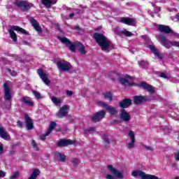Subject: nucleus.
Returning <instances> with one entry per match:
<instances>
[{
  "label": "nucleus",
  "instance_id": "obj_26",
  "mask_svg": "<svg viewBox=\"0 0 179 179\" xmlns=\"http://www.w3.org/2000/svg\"><path fill=\"white\" fill-rule=\"evenodd\" d=\"M58 0H42V3L46 6V8H50L51 5L57 3Z\"/></svg>",
  "mask_w": 179,
  "mask_h": 179
},
{
  "label": "nucleus",
  "instance_id": "obj_57",
  "mask_svg": "<svg viewBox=\"0 0 179 179\" xmlns=\"http://www.w3.org/2000/svg\"><path fill=\"white\" fill-rule=\"evenodd\" d=\"M175 179H178V178H176Z\"/></svg>",
  "mask_w": 179,
  "mask_h": 179
},
{
  "label": "nucleus",
  "instance_id": "obj_28",
  "mask_svg": "<svg viewBox=\"0 0 179 179\" xmlns=\"http://www.w3.org/2000/svg\"><path fill=\"white\" fill-rule=\"evenodd\" d=\"M0 136L3 139H8V133L6 132V130L3 129V127H0Z\"/></svg>",
  "mask_w": 179,
  "mask_h": 179
},
{
  "label": "nucleus",
  "instance_id": "obj_19",
  "mask_svg": "<svg viewBox=\"0 0 179 179\" xmlns=\"http://www.w3.org/2000/svg\"><path fill=\"white\" fill-rule=\"evenodd\" d=\"M69 145H73V141L71 140H60L57 143V145L60 148H65L66 146H69Z\"/></svg>",
  "mask_w": 179,
  "mask_h": 179
},
{
  "label": "nucleus",
  "instance_id": "obj_10",
  "mask_svg": "<svg viewBox=\"0 0 179 179\" xmlns=\"http://www.w3.org/2000/svg\"><path fill=\"white\" fill-rule=\"evenodd\" d=\"M106 116V111L101 110L100 112H97L95 113L91 118L93 122H99V121H101L103 118Z\"/></svg>",
  "mask_w": 179,
  "mask_h": 179
},
{
  "label": "nucleus",
  "instance_id": "obj_39",
  "mask_svg": "<svg viewBox=\"0 0 179 179\" xmlns=\"http://www.w3.org/2000/svg\"><path fill=\"white\" fill-rule=\"evenodd\" d=\"M120 33L122 34H124V36H126V37H131V36H134V34H132V32L127 31V29H124L123 31H121Z\"/></svg>",
  "mask_w": 179,
  "mask_h": 179
},
{
  "label": "nucleus",
  "instance_id": "obj_50",
  "mask_svg": "<svg viewBox=\"0 0 179 179\" xmlns=\"http://www.w3.org/2000/svg\"><path fill=\"white\" fill-rule=\"evenodd\" d=\"M175 159L179 162V152L175 153Z\"/></svg>",
  "mask_w": 179,
  "mask_h": 179
},
{
  "label": "nucleus",
  "instance_id": "obj_8",
  "mask_svg": "<svg viewBox=\"0 0 179 179\" xmlns=\"http://www.w3.org/2000/svg\"><path fill=\"white\" fill-rule=\"evenodd\" d=\"M58 39L60 40L64 44H66L68 48H69L70 51H72V52H75V50H76V42L74 43H71V41L65 37H61L59 36Z\"/></svg>",
  "mask_w": 179,
  "mask_h": 179
},
{
  "label": "nucleus",
  "instance_id": "obj_52",
  "mask_svg": "<svg viewBox=\"0 0 179 179\" xmlns=\"http://www.w3.org/2000/svg\"><path fill=\"white\" fill-rule=\"evenodd\" d=\"M66 94L67 96H72V94H73V92L72 91H66Z\"/></svg>",
  "mask_w": 179,
  "mask_h": 179
},
{
  "label": "nucleus",
  "instance_id": "obj_36",
  "mask_svg": "<svg viewBox=\"0 0 179 179\" xmlns=\"http://www.w3.org/2000/svg\"><path fill=\"white\" fill-rule=\"evenodd\" d=\"M32 93L36 99H37V100H41V99H43V96H41V94H40L38 91L32 90Z\"/></svg>",
  "mask_w": 179,
  "mask_h": 179
},
{
  "label": "nucleus",
  "instance_id": "obj_33",
  "mask_svg": "<svg viewBox=\"0 0 179 179\" xmlns=\"http://www.w3.org/2000/svg\"><path fill=\"white\" fill-rule=\"evenodd\" d=\"M55 125H57V123H55V122H50L48 131L46 132V135H50L51 134L52 129L55 128Z\"/></svg>",
  "mask_w": 179,
  "mask_h": 179
},
{
  "label": "nucleus",
  "instance_id": "obj_37",
  "mask_svg": "<svg viewBox=\"0 0 179 179\" xmlns=\"http://www.w3.org/2000/svg\"><path fill=\"white\" fill-rule=\"evenodd\" d=\"M93 132H96V129L94 127H90L84 131V134H85V135L93 134Z\"/></svg>",
  "mask_w": 179,
  "mask_h": 179
},
{
  "label": "nucleus",
  "instance_id": "obj_11",
  "mask_svg": "<svg viewBox=\"0 0 179 179\" xmlns=\"http://www.w3.org/2000/svg\"><path fill=\"white\" fill-rule=\"evenodd\" d=\"M3 89H4V99L6 100H11L12 91H10V88L9 87V84H8V83H5L3 84Z\"/></svg>",
  "mask_w": 179,
  "mask_h": 179
},
{
  "label": "nucleus",
  "instance_id": "obj_20",
  "mask_svg": "<svg viewBox=\"0 0 179 179\" xmlns=\"http://www.w3.org/2000/svg\"><path fill=\"white\" fill-rule=\"evenodd\" d=\"M127 79H132V77L126 75L125 78H120V83H122V85H124V86H132V83H129V81H128V80Z\"/></svg>",
  "mask_w": 179,
  "mask_h": 179
},
{
  "label": "nucleus",
  "instance_id": "obj_13",
  "mask_svg": "<svg viewBox=\"0 0 179 179\" xmlns=\"http://www.w3.org/2000/svg\"><path fill=\"white\" fill-rule=\"evenodd\" d=\"M120 22L129 26H135L136 24V20L135 18L122 17L120 19Z\"/></svg>",
  "mask_w": 179,
  "mask_h": 179
},
{
  "label": "nucleus",
  "instance_id": "obj_15",
  "mask_svg": "<svg viewBox=\"0 0 179 179\" xmlns=\"http://www.w3.org/2000/svg\"><path fill=\"white\" fill-rule=\"evenodd\" d=\"M38 74L40 76L41 79L43 80V82H44L46 85H50V80H48L47 74H45L42 69L38 70Z\"/></svg>",
  "mask_w": 179,
  "mask_h": 179
},
{
  "label": "nucleus",
  "instance_id": "obj_56",
  "mask_svg": "<svg viewBox=\"0 0 179 179\" xmlns=\"http://www.w3.org/2000/svg\"><path fill=\"white\" fill-rule=\"evenodd\" d=\"M74 29H75V30H79L80 28H79V27H75Z\"/></svg>",
  "mask_w": 179,
  "mask_h": 179
},
{
  "label": "nucleus",
  "instance_id": "obj_49",
  "mask_svg": "<svg viewBox=\"0 0 179 179\" xmlns=\"http://www.w3.org/2000/svg\"><path fill=\"white\" fill-rule=\"evenodd\" d=\"M45 136H48V135H47V133L45 134H42L41 136V141H45Z\"/></svg>",
  "mask_w": 179,
  "mask_h": 179
},
{
  "label": "nucleus",
  "instance_id": "obj_5",
  "mask_svg": "<svg viewBox=\"0 0 179 179\" xmlns=\"http://www.w3.org/2000/svg\"><path fill=\"white\" fill-rule=\"evenodd\" d=\"M132 177H141V179H160L155 175H149L141 171H134L131 173Z\"/></svg>",
  "mask_w": 179,
  "mask_h": 179
},
{
  "label": "nucleus",
  "instance_id": "obj_3",
  "mask_svg": "<svg viewBox=\"0 0 179 179\" xmlns=\"http://www.w3.org/2000/svg\"><path fill=\"white\" fill-rule=\"evenodd\" d=\"M15 31H18V33H22V34H27V31L19 26L11 27V28L8 29V33L12 40L14 41H17V36L16 35V33H15Z\"/></svg>",
  "mask_w": 179,
  "mask_h": 179
},
{
  "label": "nucleus",
  "instance_id": "obj_30",
  "mask_svg": "<svg viewBox=\"0 0 179 179\" xmlns=\"http://www.w3.org/2000/svg\"><path fill=\"white\" fill-rule=\"evenodd\" d=\"M145 100V97L136 96H134V104H141V103H143Z\"/></svg>",
  "mask_w": 179,
  "mask_h": 179
},
{
  "label": "nucleus",
  "instance_id": "obj_14",
  "mask_svg": "<svg viewBox=\"0 0 179 179\" xmlns=\"http://www.w3.org/2000/svg\"><path fill=\"white\" fill-rule=\"evenodd\" d=\"M157 38L158 41H159V43H161V44L164 45V47H166V48H170V42L167 41L166 36L163 35H159L158 36H157Z\"/></svg>",
  "mask_w": 179,
  "mask_h": 179
},
{
  "label": "nucleus",
  "instance_id": "obj_40",
  "mask_svg": "<svg viewBox=\"0 0 179 179\" xmlns=\"http://www.w3.org/2000/svg\"><path fill=\"white\" fill-rule=\"evenodd\" d=\"M160 76L161 78H164V79H170V78H171V76L169 72L161 73Z\"/></svg>",
  "mask_w": 179,
  "mask_h": 179
},
{
  "label": "nucleus",
  "instance_id": "obj_7",
  "mask_svg": "<svg viewBox=\"0 0 179 179\" xmlns=\"http://www.w3.org/2000/svg\"><path fill=\"white\" fill-rule=\"evenodd\" d=\"M57 69L60 72H68L72 68L71 63L65 62H62L61 61L57 62Z\"/></svg>",
  "mask_w": 179,
  "mask_h": 179
},
{
  "label": "nucleus",
  "instance_id": "obj_29",
  "mask_svg": "<svg viewBox=\"0 0 179 179\" xmlns=\"http://www.w3.org/2000/svg\"><path fill=\"white\" fill-rule=\"evenodd\" d=\"M55 157H57V159H58V160L59 162H65V160H66V156H65V155H62L60 152H56L55 153Z\"/></svg>",
  "mask_w": 179,
  "mask_h": 179
},
{
  "label": "nucleus",
  "instance_id": "obj_23",
  "mask_svg": "<svg viewBox=\"0 0 179 179\" xmlns=\"http://www.w3.org/2000/svg\"><path fill=\"white\" fill-rule=\"evenodd\" d=\"M22 101L24 103V104H26V106H29V107H32V106H34V103L31 101V99L29 96H24L22 98Z\"/></svg>",
  "mask_w": 179,
  "mask_h": 179
},
{
  "label": "nucleus",
  "instance_id": "obj_54",
  "mask_svg": "<svg viewBox=\"0 0 179 179\" xmlns=\"http://www.w3.org/2000/svg\"><path fill=\"white\" fill-rule=\"evenodd\" d=\"M75 16V13H71L70 15H69V17L72 18Z\"/></svg>",
  "mask_w": 179,
  "mask_h": 179
},
{
  "label": "nucleus",
  "instance_id": "obj_22",
  "mask_svg": "<svg viewBox=\"0 0 179 179\" xmlns=\"http://www.w3.org/2000/svg\"><path fill=\"white\" fill-rule=\"evenodd\" d=\"M31 23L33 27L34 28V29L36 31H38V33H41L42 31L41 27H40V24H38V22H37L36 20L34 19L31 20Z\"/></svg>",
  "mask_w": 179,
  "mask_h": 179
},
{
  "label": "nucleus",
  "instance_id": "obj_16",
  "mask_svg": "<svg viewBox=\"0 0 179 179\" xmlns=\"http://www.w3.org/2000/svg\"><path fill=\"white\" fill-rule=\"evenodd\" d=\"M131 104H132V100L129 99H124L119 103V106L122 108H128V106H131Z\"/></svg>",
  "mask_w": 179,
  "mask_h": 179
},
{
  "label": "nucleus",
  "instance_id": "obj_31",
  "mask_svg": "<svg viewBox=\"0 0 179 179\" xmlns=\"http://www.w3.org/2000/svg\"><path fill=\"white\" fill-rule=\"evenodd\" d=\"M40 174V170L38 169H34L31 174V176L28 179H37V177H38Z\"/></svg>",
  "mask_w": 179,
  "mask_h": 179
},
{
  "label": "nucleus",
  "instance_id": "obj_1",
  "mask_svg": "<svg viewBox=\"0 0 179 179\" xmlns=\"http://www.w3.org/2000/svg\"><path fill=\"white\" fill-rule=\"evenodd\" d=\"M94 38L97 44L101 47L102 51L110 52V51L114 48V45L111 43V41L102 34L95 33L94 34Z\"/></svg>",
  "mask_w": 179,
  "mask_h": 179
},
{
  "label": "nucleus",
  "instance_id": "obj_4",
  "mask_svg": "<svg viewBox=\"0 0 179 179\" xmlns=\"http://www.w3.org/2000/svg\"><path fill=\"white\" fill-rule=\"evenodd\" d=\"M15 5L23 12H27L29 9L33 8V3L27 1L17 0L15 1Z\"/></svg>",
  "mask_w": 179,
  "mask_h": 179
},
{
  "label": "nucleus",
  "instance_id": "obj_12",
  "mask_svg": "<svg viewBox=\"0 0 179 179\" xmlns=\"http://www.w3.org/2000/svg\"><path fill=\"white\" fill-rule=\"evenodd\" d=\"M69 107L66 105L63 106L60 108L59 112L57 113V116L58 118H64V117H66L68 115V109Z\"/></svg>",
  "mask_w": 179,
  "mask_h": 179
},
{
  "label": "nucleus",
  "instance_id": "obj_2",
  "mask_svg": "<svg viewBox=\"0 0 179 179\" xmlns=\"http://www.w3.org/2000/svg\"><path fill=\"white\" fill-rule=\"evenodd\" d=\"M108 170L113 175L108 174L106 176L105 178L106 179H116L117 178H124V176H122V173L121 171L117 170V169L114 168L113 165H108Z\"/></svg>",
  "mask_w": 179,
  "mask_h": 179
},
{
  "label": "nucleus",
  "instance_id": "obj_44",
  "mask_svg": "<svg viewBox=\"0 0 179 179\" xmlns=\"http://www.w3.org/2000/svg\"><path fill=\"white\" fill-rule=\"evenodd\" d=\"M169 45H172V47H178L179 48V42H178V41L169 42Z\"/></svg>",
  "mask_w": 179,
  "mask_h": 179
},
{
  "label": "nucleus",
  "instance_id": "obj_41",
  "mask_svg": "<svg viewBox=\"0 0 179 179\" xmlns=\"http://www.w3.org/2000/svg\"><path fill=\"white\" fill-rule=\"evenodd\" d=\"M138 65L141 68H146V66H148V62L145 60H141L138 62Z\"/></svg>",
  "mask_w": 179,
  "mask_h": 179
},
{
  "label": "nucleus",
  "instance_id": "obj_9",
  "mask_svg": "<svg viewBox=\"0 0 179 179\" xmlns=\"http://www.w3.org/2000/svg\"><path fill=\"white\" fill-rule=\"evenodd\" d=\"M128 136L130 141L126 144L127 149H134L135 148V132L131 130L128 132Z\"/></svg>",
  "mask_w": 179,
  "mask_h": 179
},
{
  "label": "nucleus",
  "instance_id": "obj_21",
  "mask_svg": "<svg viewBox=\"0 0 179 179\" xmlns=\"http://www.w3.org/2000/svg\"><path fill=\"white\" fill-rule=\"evenodd\" d=\"M140 86L144 89H146L149 93H155V87L149 84H147L146 83H141Z\"/></svg>",
  "mask_w": 179,
  "mask_h": 179
},
{
  "label": "nucleus",
  "instance_id": "obj_51",
  "mask_svg": "<svg viewBox=\"0 0 179 179\" xmlns=\"http://www.w3.org/2000/svg\"><path fill=\"white\" fill-rule=\"evenodd\" d=\"M17 127H19L20 128H22V127H23V123L21 121H18L17 122Z\"/></svg>",
  "mask_w": 179,
  "mask_h": 179
},
{
  "label": "nucleus",
  "instance_id": "obj_42",
  "mask_svg": "<svg viewBox=\"0 0 179 179\" xmlns=\"http://www.w3.org/2000/svg\"><path fill=\"white\" fill-rule=\"evenodd\" d=\"M103 143H105L106 146L108 145H110V140L108 139V137L106 136H103Z\"/></svg>",
  "mask_w": 179,
  "mask_h": 179
},
{
  "label": "nucleus",
  "instance_id": "obj_27",
  "mask_svg": "<svg viewBox=\"0 0 179 179\" xmlns=\"http://www.w3.org/2000/svg\"><path fill=\"white\" fill-rule=\"evenodd\" d=\"M25 121L27 123V129H33V120L30 119V117L27 115L25 116Z\"/></svg>",
  "mask_w": 179,
  "mask_h": 179
},
{
  "label": "nucleus",
  "instance_id": "obj_18",
  "mask_svg": "<svg viewBox=\"0 0 179 179\" xmlns=\"http://www.w3.org/2000/svg\"><path fill=\"white\" fill-rule=\"evenodd\" d=\"M76 49L79 51L81 55H86V50L85 49V45L80 42H76Z\"/></svg>",
  "mask_w": 179,
  "mask_h": 179
},
{
  "label": "nucleus",
  "instance_id": "obj_34",
  "mask_svg": "<svg viewBox=\"0 0 179 179\" xmlns=\"http://www.w3.org/2000/svg\"><path fill=\"white\" fill-rule=\"evenodd\" d=\"M103 98L108 100V101H113V94L110 92H106L103 94Z\"/></svg>",
  "mask_w": 179,
  "mask_h": 179
},
{
  "label": "nucleus",
  "instance_id": "obj_32",
  "mask_svg": "<svg viewBox=\"0 0 179 179\" xmlns=\"http://www.w3.org/2000/svg\"><path fill=\"white\" fill-rule=\"evenodd\" d=\"M50 99L55 106H57L59 107L61 106V99L59 98H57V96H52Z\"/></svg>",
  "mask_w": 179,
  "mask_h": 179
},
{
  "label": "nucleus",
  "instance_id": "obj_43",
  "mask_svg": "<svg viewBox=\"0 0 179 179\" xmlns=\"http://www.w3.org/2000/svg\"><path fill=\"white\" fill-rule=\"evenodd\" d=\"M31 146L35 149V150L38 151V146L37 145V143L34 140L31 142Z\"/></svg>",
  "mask_w": 179,
  "mask_h": 179
},
{
  "label": "nucleus",
  "instance_id": "obj_55",
  "mask_svg": "<svg viewBox=\"0 0 179 179\" xmlns=\"http://www.w3.org/2000/svg\"><path fill=\"white\" fill-rule=\"evenodd\" d=\"M22 43L24 44L25 45H29V43H27L26 41H23Z\"/></svg>",
  "mask_w": 179,
  "mask_h": 179
},
{
  "label": "nucleus",
  "instance_id": "obj_6",
  "mask_svg": "<svg viewBox=\"0 0 179 179\" xmlns=\"http://www.w3.org/2000/svg\"><path fill=\"white\" fill-rule=\"evenodd\" d=\"M97 104L98 106H99V107H103V108H106V111H108V113L112 115H115V114L118 113V110H117L116 108L109 106L108 104H107V103L99 101L97 102Z\"/></svg>",
  "mask_w": 179,
  "mask_h": 179
},
{
  "label": "nucleus",
  "instance_id": "obj_17",
  "mask_svg": "<svg viewBox=\"0 0 179 179\" xmlns=\"http://www.w3.org/2000/svg\"><path fill=\"white\" fill-rule=\"evenodd\" d=\"M120 119L122 121H124V122H128V121H129V120H131V116L129 115V114L128 113H127L125 111L124 109L122 110L121 113H120Z\"/></svg>",
  "mask_w": 179,
  "mask_h": 179
},
{
  "label": "nucleus",
  "instance_id": "obj_35",
  "mask_svg": "<svg viewBox=\"0 0 179 179\" xmlns=\"http://www.w3.org/2000/svg\"><path fill=\"white\" fill-rule=\"evenodd\" d=\"M71 162L74 167H77V166H79L80 161L78 158H73L71 159Z\"/></svg>",
  "mask_w": 179,
  "mask_h": 179
},
{
  "label": "nucleus",
  "instance_id": "obj_47",
  "mask_svg": "<svg viewBox=\"0 0 179 179\" xmlns=\"http://www.w3.org/2000/svg\"><path fill=\"white\" fill-rule=\"evenodd\" d=\"M2 153H3V144L0 143V155H2Z\"/></svg>",
  "mask_w": 179,
  "mask_h": 179
},
{
  "label": "nucleus",
  "instance_id": "obj_46",
  "mask_svg": "<svg viewBox=\"0 0 179 179\" xmlns=\"http://www.w3.org/2000/svg\"><path fill=\"white\" fill-rule=\"evenodd\" d=\"M145 149H146V150H149L150 152H153V150H155V148L150 146H145Z\"/></svg>",
  "mask_w": 179,
  "mask_h": 179
},
{
  "label": "nucleus",
  "instance_id": "obj_48",
  "mask_svg": "<svg viewBox=\"0 0 179 179\" xmlns=\"http://www.w3.org/2000/svg\"><path fill=\"white\" fill-rule=\"evenodd\" d=\"M6 176V173L3 171H0V177L3 178Z\"/></svg>",
  "mask_w": 179,
  "mask_h": 179
},
{
  "label": "nucleus",
  "instance_id": "obj_24",
  "mask_svg": "<svg viewBox=\"0 0 179 179\" xmlns=\"http://www.w3.org/2000/svg\"><path fill=\"white\" fill-rule=\"evenodd\" d=\"M159 30H160L162 33H173V30H171L169 26L166 25H159Z\"/></svg>",
  "mask_w": 179,
  "mask_h": 179
},
{
  "label": "nucleus",
  "instance_id": "obj_25",
  "mask_svg": "<svg viewBox=\"0 0 179 179\" xmlns=\"http://www.w3.org/2000/svg\"><path fill=\"white\" fill-rule=\"evenodd\" d=\"M149 48L150 50H152V52L154 53L155 55H157L158 57V58H163V55H162L159 51L157 50V49H156V47H155V45H149Z\"/></svg>",
  "mask_w": 179,
  "mask_h": 179
},
{
  "label": "nucleus",
  "instance_id": "obj_38",
  "mask_svg": "<svg viewBox=\"0 0 179 179\" xmlns=\"http://www.w3.org/2000/svg\"><path fill=\"white\" fill-rule=\"evenodd\" d=\"M20 176V173L18 171H17L9 177V179H18Z\"/></svg>",
  "mask_w": 179,
  "mask_h": 179
},
{
  "label": "nucleus",
  "instance_id": "obj_53",
  "mask_svg": "<svg viewBox=\"0 0 179 179\" xmlns=\"http://www.w3.org/2000/svg\"><path fill=\"white\" fill-rule=\"evenodd\" d=\"M173 20H179V15H176L175 17L173 18Z\"/></svg>",
  "mask_w": 179,
  "mask_h": 179
},
{
  "label": "nucleus",
  "instance_id": "obj_45",
  "mask_svg": "<svg viewBox=\"0 0 179 179\" xmlns=\"http://www.w3.org/2000/svg\"><path fill=\"white\" fill-rule=\"evenodd\" d=\"M9 73H10L11 76H16L17 73L16 71L10 70V69H8Z\"/></svg>",
  "mask_w": 179,
  "mask_h": 179
}]
</instances>
